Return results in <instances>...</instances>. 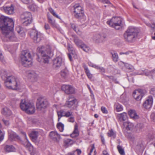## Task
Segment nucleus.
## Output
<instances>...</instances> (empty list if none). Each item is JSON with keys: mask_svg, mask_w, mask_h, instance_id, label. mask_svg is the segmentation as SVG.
Segmentation results:
<instances>
[{"mask_svg": "<svg viewBox=\"0 0 155 155\" xmlns=\"http://www.w3.org/2000/svg\"><path fill=\"white\" fill-rule=\"evenodd\" d=\"M49 136L51 139L56 142H58L60 139V135L56 131L51 132Z\"/></svg>", "mask_w": 155, "mask_h": 155, "instance_id": "obj_20", "label": "nucleus"}, {"mask_svg": "<svg viewBox=\"0 0 155 155\" xmlns=\"http://www.w3.org/2000/svg\"><path fill=\"white\" fill-rule=\"evenodd\" d=\"M64 64V61L61 57H58L53 60L52 66L54 68H58Z\"/></svg>", "mask_w": 155, "mask_h": 155, "instance_id": "obj_15", "label": "nucleus"}, {"mask_svg": "<svg viewBox=\"0 0 155 155\" xmlns=\"http://www.w3.org/2000/svg\"><path fill=\"white\" fill-rule=\"evenodd\" d=\"M107 134L108 136L111 137L113 138L116 137V133L114 132L112 129H111L108 132Z\"/></svg>", "mask_w": 155, "mask_h": 155, "instance_id": "obj_45", "label": "nucleus"}, {"mask_svg": "<svg viewBox=\"0 0 155 155\" xmlns=\"http://www.w3.org/2000/svg\"><path fill=\"white\" fill-rule=\"evenodd\" d=\"M57 114L58 116V121H59L61 117H65V111L63 110H61L57 112Z\"/></svg>", "mask_w": 155, "mask_h": 155, "instance_id": "obj_41", "label": "nucleus"}, {"mask_svg": "<svg viewBox=\"0 0 155 155\" xmlns=\"http://www.w3.org/2000/svg\"><path fill=\"white\" fill-rule=\"evenodd\" d=\"M128 114L130 117L133 119L136 120L139 118V116L134 110H130L128 112Z\"/></svg>", "mask_w": 155, "mask_h": 155, "instance_id": "obj_30", "label": "nucleus"}, {"mask_svg": "<svg viewBox=\"0 0 155 155\" xmlns=\"http://www.w3.org/2000/svg\"><path fill=\"white\" fill-rule=\"evenodd\" d=\"M112 55V59L114 62H117L118 60L119 57L115 51H113L111 53Z\"/></svg>", "mask_w": 155, "mask_h": 155, "instance_id": "obj_35", "label": "nucleus"}, {"mask_svg": "<svg viewBox=\"0 0 155 155\" xmlns=\"http://www.w3.org/2000/svg\"><path fill=\"white\" fill-rule=\"evenodd\" d=\"M31 13L28 12H25L21 15V22L24 25L27 26L31 23Z\"/></svg>", "mask_w": 155, "mask_h": 155, "instance_id": "obj_8", "label": "nucleus"}, {"mask_svg": "<svg viewBox=\"0 0 155 155\" xmlns=\"http://www.w3.org/2000/svg\"><path fill=\"white\" fill-rule=\"evenodd\" d=\"M125 66L127 68L130 70H132L133 69V67L129 64L126 63L125 64Z\"/></svg>", "mask_w": 155, "mask_h": 155, "instance_id": "obj_49", "label": "nucleus"}, {"mask_svg": "<svg viewBox=\"0 0 155 155\" xmlns=\"http://www.w3.org/2000/svg\"><path fill=\"white\" fill-rule=\"evenodd\" d=\"M117 117L118 119L120 121H124L126 120L127 118V114L125 112L118 114Z\"/></svg>", "mask_w": 155, "mask_h": 155, "instance_id": "obj_31", "label": "nucleus"}, {"mask_svg": "<svg viewBox=\"0 0 155 155\" xmlns=\"http://www.w3.org/2000/svg\"><path fill=\"white\" fill-rule=\"evenodd\" d=\"M2 120L6 126H8L9 124V122L8 120H5L4 119H3Z\"/></svg>", "mask_w": 155, "mask_h": 155, "instance_id": "obj_63", "label": "nucleus"}, {"mask_svg": "<svg viewBox=\"0 0 155 155\" xmlns=\"http://www.w3.org/2000/svg\"><path fill=\"white\" fill-rule=\"evenodd\" d=\"M71 39L73 40L75 44L79 48H80L84 43L82 41L75 35H72Z\"/></svg>", "mask_w": 155, "mask_h": 155, "instance_id": "obj_19", "label": "nucleus"}, {"mask_svg": "<svg viewBox=\"0 0 155 155\" xmlns=\"http://www.w3.org/2000/svg\"><path fill=\"white\" fill-rule=\"evenodd\" d=\"M57 127L60 132H63L64 130V125L61 122L58 123L57 125Z\"/></svg>", "mask_w": 155, "mask_h": 155, "instance_id": "obj_43", "label": "nucleus"}, {"mask_svg": "<svg viewBox=\"0 0 155 155\" xmlns=\"http://www.w3.org/2000/svg\"><path fill=\"white\" fill-rule=\"evenodd\" d=\"M1 10H3L6 13L11 15L14 12V7L12 4L9 6L5 5L1 8Z\"/></svg>", "mask_w": 155, "mask_h": 155, "instance_id": "obj_16", "label": "nucleus"}, {"mask_svg": "<svg viewBox=\"0 0 155 155\" xmlns=\"http://www.w3.org/2000/svg\"><path fill=\"white\" fill-rule=\"evenodd\" d=\"M49 10L54 16L55 17L57 18L60 19L59 17L56 14L54 10L52 8H49Z\"/></svg>", "mask_w": 155, "mask_h": 155, "instance_id": "obj_48", "label": "nucleus"}, {"mask_svg": "<svg viewBox=\"0 0 155 155\" xmlns=\"http://www.w3.org/2000/svg\"><path fill=\"white\" fill-rule=\"evenodd\" d=\"M91 148L90 150V153H91L93 151V150L94 149V144L92 145L91 147Z\"/></svg>", "mask_w": 155, "mask_h": 155, "instance_id": "obj_62", "label": "nucleus"}, {"mask_svg": "<svg viewBox=\"0 0 155 155\" xmlns=\"http://www.w3.org/2000/svg\"><path fill=\"white\" fill-rule=\"evenodd\" d=\"M73 143L74 141L72 140L69 139H67L64 140V145L66 148H67L73 144Z\"/></svg>", "mask_w": 155, "mask_h": 155, "instance_id": "obj_33", "label": "nucleus"}, {"mask_svg": "<svg viewBox=\"0 0 155 155\" xmlns=\"http://www.w3.org/2000/svg\"><path fill=\"white\" fill-rule=\"evenodd\" d=\"M92 39L96 43H104L107 39V36L105 34H96L93 35Z\"/></svg>", "mask_w": 155, "mask_h": 155, "instance_id": "obj_11", "label": "nucleus"}, {"mask_svg": "<svg viewBox=\"0 0 155 155\" xmlns=\"http://www.w3.org/2000/svg\"><path fill=\"white\" fill-rule=\"evenodd\" d=\"M29 33L30 37L35 42L38 43L40 41L42 35L40 32L35 29H32L30 31Z\"/></svg>", "mask_w": 155, "mask_h": 155, "instance_id": "obj_10", "label": "nucleus"}, {"mask_svg": "<svg viewBox=\"0 0 155 155\" xmlns=\"http://www.w3.org/2000/svg\"><path fill=\"white\" fill-rule=\"evenodd\" d=\"M114 108L117 112L123 110L122 106L118 103H116L115 104Z\"/></svg>", "mask_w": 155, "mask_h": 155, "instance_id": "obj_40", "label": "nucleus"}, {"mask_svg": "<svg viewBox=\"0 0 155 155\" xmlns=\"http://www.w3.org/2000/svg\"><path fill=\"white\" fill-rule=\"evenodd\" d=\"M1 112L3 115L6 116H10L12 114L11 110L7 107L3 108L2 109Z\"/></svg>", "mask_w": 155, "mask_h": 155, "instance_id": "obj_32", "label": "nucleus"}, {"mask_svg": "<svg viewBox=\"0 0 155 155\" xmlns=\"http://www.w3.org/2000/svg\"><path fill=\"white\" fill-rule=\"evenodd\" d=\"M65 106L71 110H75L78 106L77 100L74 96H70L67 99Z\"/></svg>", "mask_w": 155, "mask_h": 155, "instance_id": "obj_7", "label": "nucleus"}, {"mask_svg": "<svg viewBox=\"0 0 155 155\" xmlns=\"http://www.w3.org/2000/svg\"><path fill=\"white\" fill-rule=\"evenodd\" d=\"M37 8V6L35 5H32L31 6V10L35 11Z\"/></svg>", "mask_w": 155, "mask_h": 155, "instance_id": "obj_57", "label": "nucleus"}, {"mask_svg": "<svg viewBox=\"0 0 155 155\" xmlns=\"http://www.w3.org/2000/svg\"><path fill=\"white\" fill-rule=\"evenodd\" d=\"M125 63H124L122 61H120L118 62V64L120 66H125Z\"/></svg>", "mask_w": 155, "mask_h": 155, "instance_id": "obj_60", "label": "nucleus"}, {"mask_svg": "<svg viewBox=\"0 0 155 155\" xmlns=\"http://www.w3.org/2000/svg\"><path fill=\"white\" fill-rule=\"evenodd\" d=\"M71 25L72 28L78 35H81L82 32L77 25L74 24H71Z\"/></svg>", "mask_w": 155, "mask_h": 155, "instance_id": "obj_34", "label": "nucleus"}, {"mask_svg": "<svg viewBox=\"0 0 155 155\" xmlns=\"http://www.w3.org/2000/svg\"><path fill=\"white\" fill-rule=\"evenodd\" d=\"M68 121L74 123V117L72 115L68 119Z\"/></svg>", "mask_w": 155, "mask_h": 155, "instance_id": "obj_54", "label": "nucleus"}, {"mask_svg": "<svg viewBox=\"0 0 155 155\" xmlns=\"http://www.w3.org/2000/svg\"><path fill=\"white\" fill-rule=\"evenodd\" d=\"M65 117H68L72 115V112L70 111H65Z\"/></svg>", "mask_w": 155, "mask_h": 155, "instance_id": "obj_50", "label": "nucleus"}, {"mask_svg": "<svg viewBox=\"0 0 155 155\" xmlns=\"http://www.w3.org/2000/svg\"><path fill=\"white\" fill-rule=\"evenodd\" d=\"M17 138L18 139L19 138V136L17 135L15 133L12 132L9 134L8 137V139L11 141H12L14 140L15 138Z\"/></svg>", "mask_w": 155, "mask_h": 155, "instance_id": "obj_37", "label": "nucleus"}, {"mask_svg": "<svg viewBox=\"0 0 155 155\" xmlns=\"http://www.w3.org/2000/svg\"><path fill=\"white\" fill-rule=\"evenodd\" d=\"M123 19L121 18L119 20L120 21L116 22L115 24H114L113 26H110L114 28L115 29L118 30L121 28L123 26L122 25Z\"/></svg>", "mask_w": 155, "mask_h": 155, "instance_id": "obj_28", "label": "nucleus"}, {"mask_svg": "<svg viewBox=\"0 0 155 155\" xmlns=\"http://www.w3.org/2000/svg\"><path fill=\"white\" fill-rule=\"evenodd\" d=\"M21 1L23 3L26 4H28L32 1V0H21Z\"/></svg>", "mask_w": 155, "mask_h": 155, "instance_id": "obj_59", "label": "nucleus"}, {"mask_svg": "<svg viewBox=\"0 0 155 155\" xmlns=\"http://www.w3.org/2000/svg\"><path fill=\"white\" fill-rule=\"evenodd\" d=\"M151 118L153 119L154 121H155V113H152L151 116Z\"/></svg>", "mask_w": 155, "mask_h": 155, "instance_id": "obj_64", "label": "nucleus"}, {"mask_svg": "<svg viewBox=\"0 0 155 155\" xmlns=\"http://www.w3.org/2000/svg\"><path fill=\"white\" fill-rule=\"evenodd\" d=\"M153 102L152 96H149L143 103V107L146 109H149L152 107Z\"/></svg>", "mask_w": 155, "mask_h": 155, "instance_id": "obj_18", "label": "nucleus"}, {"mask_svg": "<svg viewBox=\"0 0 155 155\" xmlns=\"http://www.w3.org/2000/svg\"><path fill=\"white\" fill-rule=\"evenodd\" d=\"M0 60L2 62L4 63V62H5L4 57H3V55H2V53L0 50Z\"/></svg>", "mask_w": 155, "mask_h": 155, "instance_id": "obj_56", "label": "nucleus"}, {"mask_svg": "<svg viewBox=\"0 0 155 155\" xmlns=\"http://www.w3.org/2000/svg\"><path fill=\"white\" fill-rule=\"evenodd\" d=\"M13 30H9L2 33L5 39L7 41H17L18 39L15 36Z\"/></svg>", "mask_w": 155, "mask_h": 155, "instance_id": "obj_9", "label": "nucleus"}, {"mask_svg": "<svg viewBox=\"0 0 155 155\" xmlns=\"http://www.w3.org/2000/svg\"><path fill=\"white\" fill-rule=\"evenodd\" d=\"M139 32L137 28L129 27L124 34L125 41L130 43L134 41L138 38Z\"/></svg>", "mask_w": 155, "mask_h": 155, "instance_id": "obj_1", "label": "nucleus"}, {"mask_svg": "<svg viewBox=\"0 0 155 155\" xmlns=\"http://www.w3.org/2000/svg\"><path fill=\"white\" fill-rule=\"evenodd\" d=\"M155 71V69L151 71H148L147 70H143L141 69L139 70L138 72L135 73L136 75H145L148 76L149 74H151L153 72Z\"/></svg>", "mask_w": 155, "mask_h": 155, "instance_id": "obj_21", "label": "nucleus"}, {"mask_svg": "<svg viewBox=\"0 0 155 155\" xmlns=\"http://www.w3.org/2000/svg\"><path fill=\"white\" fill-rule=\"evenodd\" d=\"M83 67L85 70V72L88 78L90 79H91L92 78L93 75L90 73L87 66L86 65L84 64L83 65Z\"/></svg>", "mask_w": 155, "mask_h": 155, "instance_id": "obj_36", "label": "nucleus"}, {"mask_svg": "<svg viewBox=\"0 0 155 155\" xmlns=\"http://www.w3.org/2000/svg\"><path fill=\"white\" fill-rule=\"evenodd\" d=\"M4 150L7 153L14 152L16 151L15 147L12 145H5L4 147Z\"/></svg>", "mask_w": 155, "mask_h": 155, "instance_id": "obj_23", "label": "nucleus"}, {"mask_svg": "<svg viewBox=\"0 0 155 155\" xmlns=\"http://www.w3.org/2000/svg\"><path fill=\"white\" fill-rule=\"evenodd\" d=\"M29 136L32 141L35 142L38 136V132L37 131H32L30 134Z\"/></svg>", "mask_w": 155, "mask_h": 155, "instance_id": "obj_27", "label": "nucleus"}, {"mask_svg": "<svg viewBox=\"0 0 155 155\" xmlns=\"http://www.w3.org/2000/svg\"><path fill=\"white\" fill-rule=\"evenodd\" d=\"M124 125L126 126V129L127 130H132L134 126L133 124L129 122L124 123Z\"/></svg>", "mask_w": 155, "mask_h": 155, "instance_id": "obj_38", "label": "nucleus"}, {"mask_svg": "<svg viewBox=\"0 0 155 155\" xmlns=\"http://www.w3.org/2000/svg\"><path fill=\"white\" fill-rule=\"evenodd\" d=\"M17 32L19 34L22 35L23 36H25V33L23 30V29L20 26H18L16 28Z\"/></svg>", "mask_w": 155, "mask_h": 155, "instance_id": "obj_39", "label": "nucleus"}, {"mask_svg": "<svg viewBox=\"0 0 155 155\" xmlns=\"http://www.w3.org/2000/svg\"><path fill=\"white\" fill-rule=\"evenodd\" d=\"M37 50L43 57L44 62L48 63L49 62V59L50 57L53 55V51L51 50V46L48 45L45 47L43 46H41L38 47Z\"/></svg>", "mask_w": 155, "mask_h": 155, "instance_id": "obj_3", "label": "nucleus"}, {"mask_svg": "<svg viewBox=\"0 0 155 155\" xmlns=\"http://www.w3.org/2000/svg\"><path fill=\"white\" fill-rule=\"evenodd\" d=\"M121 18L120 17H113L110 20L108 21L107 23L110 26H113V25L114 24H115L117 22H118V21L119 22V20Z\"/></svg>", "mask_w": 155, "mask_h": 155, "instance_id": "obj_24", "label": "nucleus"}, {"mask_svg": "<svg viewBox=\"0 0 155 155\" xmlns=\"http://www.w3.org/2000/svg\"><path fill=\"white\" fill-rule=\"evenodd\" d=\"M22 134H23L27 140V141L25 142L24 143V146L25 147L28 149L30 151H33L34 148L33 147L29 142L25 133V132H23L22 133Z\"/></svg>", "mask_w": 155, "mask_h": 155, "instance_id": "obj_22", "label": "nucleus"}, {"mask_svg": "<svg viewBox=\"0 0 155 155\" xmlns=\"http://www.w3.org/2000/svg\"><path fill=\"white\" fill-rule=\"evenodd\" d=\"M61 89L67 94H74L75 93V88L71 85H63L61 87Z\"/></svg>", "mask_w": 155, "mask_h": 155, "instance_id": "obj_12", "label": "nucleus"}, {"mask_svg": "<svg viewBox=\"0 0 155 155\" xmlns=\"http://www.w3.org/2000/svg\"><path fill=\"white\" fill-rule=\"evenodd\" d=\"M68 71L66 69L60 72V75L61 76L64 78H65L68 75Z\"/></svg>", "mask_w": 155, "mask_h": 155, "instance_id": "obj_42", "label": "nucleus"}, {"mask_svg": "<svg viewBox=\"0 0 155 155\" xmlns=\"http://www.w3.org/2000/svg\"><path fill=\"white\" fill-rule=\"evenodd\" d=\"M145 91L144 90L139 89L133 92V96L137 101H140L145 94Z\"/></svg>", "mask_w": 155, "mask_h": 155, "instance_id": "obj_14", "label": "nucleus"}, {"mask_svg": "<svg viewBox=\"0 0 155 155\" xmlns=\"http://www.w3.org/2000/svg\"><path fill=\"white\" fill-rule=\"evenodd\" d=\"M147 25L149 27L151 28L152 30L154 31H155V24L153 23L152 24H147Z\"/></svg>", "mask_w": 155, "mask_h": 155, "instance_id": "obj_52", "label": "nucleus"}, {"mask_svg": "<svg viewBox=\"0 0 155 155\" xmlns=\"http://www.w3.org/2000/svg\"><path fill=\"white\" fill-rule=\"evenodd\" d=\"M68 50L71 52V54L73 55H74L75 54V51L74 50V49L73 48L72 45L69 43H68Z\"/></svg>", "mask_w": 155, "mask_h": 155, "instance_id": "obj_44", "label": "nucleus"}, {"mask_svg": "<svg viewBox=\"0 0 155 155\" xmlns=\"http://www.w3.org/2000/svg\"><path fill=\"white\" fill-rule=\"evenodd\" d=\"M14 23L13 20L4 16L0 17V29L2 33L9 30H13Z\"/></svg>", "mask_w": 155, "mask_h": 155, "instance_id": "obj_2", "label": "nucleus"}, {"mask_svg": "<svg viewBox=\"0 0 155 155\" xmlns=\"http://www.w3.org/2000/svg\"><path fill=\"white\" fill-rule=\"evenodd\" d=\"M99 69L101 72L105 73V69L102 67H100Z\"/></svg>", "mask_w": 155, "mask_h": 155, "instance_id": "obj_61", "label": "nucleus"}, {"mask_svg": "<svg viewBox=\"0 0 155 155\" xmlns=\"http://www.w3.org/2000/svg\"><path fill=\"white\" fill-rule=\"evenodd\" d=\"M28 77L32 81H35L37 80L38 75L34 72H29Z\"/></svg>", "mask_w": 155, "mask_h": 155, "instance_id": "obj_26", "label": "nucleus"}, {"mask_svg": "<svg viewBox=\"0 0 155 155\" xmlns=\"http://www.w3.org/2000/svg\"><path fill=\"white\" fill-rule=\"evenodd\" d=\"M48 104V102L46 100H41L37 104V108L38 110H41L45 108Z\"/></svg>", "mask_w": 155, "mask_h": 155, "instance_id": "obj_17", "label": "nucleus"}, {"mask_svg": "<svg viewBox=\"0 0 155 155\" xmlns=\"http://www.w3.org/2000/svg\"><path fill=\"white\" fill-rule=\"evenodd\" d=\"M101 110L103 113L107 114L108 113V111L105 107L102 106L101 108Z\"/></svg>", "mask_w": 155, "mask_h": 155, "instance_id": "obj_53", "label": "nucleus"}, {"mask_svg": "<svg viewBox=\"0 0 155 155\" xmlns=\"http://www.w3.org/2000/svg\"><path fill=\"white\" fill-rule=\"evenodd\" d=\"M5 84L7 87L14 90L19 88L20 85L18 79L12 75L6 77L5 81Z\"/></svg>", "mask_w": 155, "mask_h": 155, "instance_id": "obj_4", "label": "nucleus"}, {"mask_svg": "<svg viewBox=\"0 0 155 155\" xmlns=\"http://www.w3.org/2000/svg\"><path fill=\"white\" fill-rule=\"evenodd\" d=\"M79 135V131L78 129V125L77 123H76L74 125V130L72 133L71 134V137L74 138L78 137Z\"/></svg>", "mask_w": 155, "mask_h": 155, "instance_id": "obj_29", "label": "nucleus"}, {"mask_svg": "<svg viewBox=\"0 0 155 155\" xmlns=\"http://www.w3.org/2000/svg\"><path fill=\"white\" fill-rule=\"evenodd\" d=\"M81 49H82L84 51L86 52H88L90 48L89 47L87 46V45H85L84 43L83 44V45L80 47Z\"/></svg>", "mask_w": 155, "mask_h": 155, "instance_id": "obj_46", "label": "nucleus"}, {"mask_svg": "<svg viewBox=\"0 0 155 155\" xmlns=\"http://www.w3.org/2000/svg\"><path fill=\"white\" fill-rule=\"evenodd\" d=\"M20 107L22 110L25 111L26 113L28 114H33L35 111L34 104L25 102V100H21L20 103Z\"/></svg>", "mask_w": 155, "mask_h": 155, "instance_id": "obj_6", "label": "nucleus"}, {"mask_svg": "<svg viewBox=\"0 0 155 155\" xmlns=\"http://www.w3.org/2000/svg\"><path fill=\"white\" fill-rule=\"evenodd\" d=\"M31 55L30 52L27 50L22 51L20 56L21 64L25 67H29L31 64Z\"/></svg>", "mask_w": 155, "mask_h": 155, "instance_id": "obj_5", "label": "nucleus"}, {"mask_svg": "<svg viewBox=\"0 0 155 155\" xmlns=\"http://www.w3.org/2000/svg\"><path fill=\"white\" fill-rule=\"evenodd\" d=\"M48 21L50 24L51 26L53 28H55L58 29H59V25L56 23L55 20L52 19L51 17L48 16Z\"/></svg>", "mask_w": 155, "mask_h": 155, "instance_id": "obj_25", "label": "nucleus"}, {"mask_svg": "<svg viewBox=\"0 0 155 155\" xmlns=\"http://www.w3.org/2000/svg\"><path fill=\"white\" fill-rule=\"evenodd\" d=\"M44 28L46 30H49L50 29V27L49 25L46 23H45Z\"/></svg>", "mask_w": 155, "mask_h": 155, "instance_id": "obj_55", "label": "nucleus"}, {"mask_svg": "<svg viewBox=\"0 0 155 155\" xmlns=\"http://www.w3.org/2000/svg\"><path fill=\"white\" fill-rule=\"evenodd\" d=\"M74 15L76 18H79L83 15L82 8L79 4H76L74 6Z\"/></svg>", "mask_w": 155, "mask_h": 155, "instance_id": "obj_13", "label": "nucleus"}, {"mask_svg": "<svg viewBox=\"0 0 155 155\" xmlns=\"http://www.w3.org/2000/svg\"><path fill=\"white\" fill-rule=\"evenodd\" d=\"M117 149L118 151L121 155H124L125 153L124 149L122 148V147L118 145L117 146Z\"/></svg>", "mask_w": 155, "mask_h": 155, "instance_id": "obj_47", "label": "nucleus"}, {"mask_svg": "<svg viewBox=\"0 0 155 155\" xmlns=\"http://www.w3.org/2000/svg\"><path fill=\"white\" fill-rule=\"evenodd\" d=\"M148 137L150 140L153 139L154 137V136L151 133H149L148 135Z\"/></svg>", "mask_w": 155, "mask_h": 155, "instance_id": "obj_58", "label": "nucleus"}, {"mask_svg": "<svg viewBox=\"0 0 155 155\" xmlns=\"http://www.w3.org/2000/svg\"><path fill=\"white\" fill-rule=\"evenodd\" d=\"M5 134V132H2L0 130V141L2 140L4 138V136Z\"/></svg>", "mask_w": 155, "mask_h": 155, "instance_id": "obj_51", "label": "nucleus"}]
</instances>
